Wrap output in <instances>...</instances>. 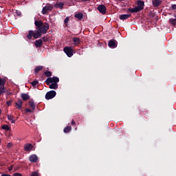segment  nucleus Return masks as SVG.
<instances>
[{
  "label": "nucleus",
  "instance_id": "nucleus-40",
  "mask_svg": "<svg viewBox=\"0 0 176 176\" xmlns=\"http://www.w3.org/2000/svg\"><path fill=\"white\" fill-rule=\"evenodd\" d=\"M1 176H12V175H8V174H2Z\"/></svg>",
  "mask_w": 176,
  "mask_h": 176
},
{
  "label": "nucleus",
  "instance_id": "nucleus-7",
  "mask_svg": "<svg viewBox=\"0 0 176 176\" xmlns=\"http://www.w3.org/2000/svg\"><path fill=\"white\" fill-rule=\"evenodd\" d=\"M33 148H34V146H32V144H30V143L25 144L23 146L24 151L25 152H31Z\"/></svg>",
  "mask_w": 176,
  "mask_h": 176
},
{
  "label": "nucleus",
  "instance_id": "nucleus-39",
  "mask_svg": "<svg viewBox=\"0 0 176 176\" xmlns=\"http://www.w3.org/2000/svg\"><path fill=\"white\" fill-rule=\"evenodd\" d=\"M12 170H13V166H11L8 168L9 171H12Z\"/></svg>",
  "mask_w": 176,
  "mask_h": 176
},
{
  "label": "nucleus",
  "instance_id": "nucleus-43",
  "mask_svg": "<svg viewBox=\"0 0 176 176\" xmlns=\"http://www.w3.org/2000/svg\"><path fill=\"white\" fill-rule=\"evenodd\" d=\"M1 113H2V110L0 109V115H1Z\"/></svg>",
  "mask_w": 176,
  "mask_h": 176
},
{
  "label": "nucleus",
  "instance_id": "nucleus-25",
  "mask_svg": "<svg viewBox=\"0 0 176 176\" xmlns=\"http://www.w3.org/2000/svg\"><path fill=\"white\" fill-rule=\"evenodd\" d=\"M29 105L30 108H32V111L35 110V103L34 102H29Z\"/></svg>",
  "mask_w": 176,
  "mask_h": 176
},
{
  "label": "nucleus",
  "instance_id": "nucleus-6",
  "mask_svg": "<svg viewBox=\"0 0 176 176\" xmlns=\"http://www.w3.org/2000/svg\"><path fill=\"white\" fill-rule=\"evenodd\" d=\"M56 94V91H50L45 94V99L52 100V98H54Z\"/></svg>",
  "mask_w": 176,
  "mask_h": 176
},
{
  "label": "nucleus",
  "instance_id": "nucleus-17",
  "mask_svg": "<svg viewBox=\"0 0 176 176\" xmlns=\"http://www.w3.org/2000/svg\"><path fill=\"white\" fill-rule=\"evenodd\" d=\"M21 97L23 100V101H27V100H30V96L27 94H21Z\"/></svg>",
  "mask_w": 176,
  "mask_h": 176
},
{
  "label": "nucleus",
  "instance_id": "nucleus-21",
  "mask_svg": "<svg viewBox=\"0 0 176 176\" xmlns=\"http://www.w3.org/2000/svg\"><path fill=\"white\" fill-rule=\"evenodd\" d=\"M54 6L56 8H58L59 9H63V8H64V3L63 2H59V3H56Z\"/></svg>",
  "mask_w": 176,
  "mask_h": 176
},
{
  "label": "nucleus",
  "instance_id": "nucleus-1",
  "mask_svg": "<svg viewBox=\"0 0 176 176\" xmlns=\"http://www.w3.org/2000/svg\"><path fill=\"white\" fill-rule=\"evenodd\" d=\"M34 24L36 27V32H39V36H42V34H46L50 28V25L47 23H42V21H35Z\"/></svg>",
  "mask_w": 176,
  "mask_h": 176
},
{
  "label": "nucleus",
  "instance_id": "nucleus-4",
  "mask_svg": "<svg viewBox=\"0 0 176 176\" xmlns=\"http://www.w3.org/2000/svg\"><path fill=\"white\" fill-rule=\"evenodd\" d=\"M63 52L67 54V57H72L74 56V50L71 47H65Z\"/></svg>",
  "mask_w": 176,
  "mask_h": 176
},
{
  "label": "nucleus",
  "instance_id": "nucleus-32",
  "mask_svg": "<svg viewBox=\"0 0 176 176\" xmlns=\"http://www.w3.org/2000/svg\"><path fill=\"white\" fill-rule=\"evenodd\" d=\"M31 176H39V173H38V172H32L31 174Z\"/></svg>",
  "mask_w": 176,
  "mask_h": 176
},
{
  "label": "nucleus",
  "instance_id": "nucleus-29",
  "mask_svg": "<svg viewBox=\"0 0 176 176\" xmlns=\"http://www.w3.org/2000/svg\"><path fill=\"white\" fill-rule=\"evenodd\" d=\"M38 83H39V82H38V80H34L31 82V85H32V86H33V87H35V86H36V85H38Z\"/></svg>",
  "mask_w": 176,
  "mask_h": 176
},
{
  "label": "nucleus",
  "instance_id": "nucleus-37",
  "mask_svg": "<svg viewBox=\"0 0 176 176\" xmlns=\"http://www.w3.org/2000/svg\"><path fill=\"white\" fill-rule=\"evenodd\" d=\"M72 126H75V124H76V123L75 122V120H72Z\"/></svg>",
  "mask_w": 176,
  "mask_h": 176
},
{
  "label": "nucleus",
  "instance_id": "nucleus-8",
  "mask_svg": "<svg viewBox=\"0 0 176 176\" xmlns=\"http://www.w3.org/2000/svg\"><path fill=\"white\" fill-rule=\"evenodd\" d=\"M97 9L102 14H105V13H107V8L104 5L98 6Z\"/></svg>",
  "mask_w": 176,
  "mask_h": 176
},
{
  "label": "nucleus",
  "instance_id": "nucleus-19",
  "mask_svg": "<svg viewBox=\"0 0 176 176\" xmlns=\"http://www.w3.org/2000/svg\"><path fill=\"white\" fill-rule=\"evenodd\" d=\"M76 19H78V20H82L83 19V13L79 12L74 15Z\"/></svg>",
  "mask_w": 176,
  "mask_h": 176
},
{
  "label": "nucleus",
  "instance_id": "nucleus-16",
  "mask_svg": "<svg viewBox=\"0 0 176 176\" xmlns=\"http://www.w3.org/2000/svg\"><path fill=\"white\" fill-rule=\"evenodd\" d=\"M42 69H43V66H37L34 69L35 75L39 74V72L42 71Z\"/></svg>",
  "mask_w": 176,
  "mask_h": 176
},
{
  "label": "nucleus",
  "instance_id": "nucleus-30",
  "mask_svg": "<svg viewBox=\"0 0 176 176\" xmlns=\"http://www.w3.org/2000/svg\"><path fill=\"white\" fill-rule=\"evenodd\" d=\"M44 74L45 75V76H47V77L49 78L50 76H52V72L47 71V72H45L44 73Z\"/></svg>",
  "mask_w": 176,
  "mask_h": 176
},
{
  "label": "nucleus",
  "instance_id": "nucleus-38",
  "mask_svg": "<svg viewBox=\"0 0 176 176\" xmlns=\"http://www.w3.org/2000/svg\"><path fill=\"white\" fill-rule=\"evenodd\" d=\"M12 143H8V144H7V146H8V148H12Z\"/></svg>",
  "mask_w": 176,
  "mask_h": 176
},
{
  "label": "nucleus",
  "instance_id": "nucleus-36",
  "mask_svg": "<svg viewBox=\"0 0 176 176\" xmlns=\"http://www.w3.org/2000/svg\"><path fill=\"white\" fill-rule=\"evenodd\" d=\"M33 111H34V110H31V109H26V112H30V113H32V112H33Z\"/></svg>",
  "mask_w": 176,
  "mask_h": 176
},
{
  "label": "nucleus",
  "instance_id": "nucleus-24",
  "mask_svg": "<svg viewBox=\"0 0 176 176\" xmlns=\"http://www.w3.org/2000/svg\"><path fill=\"white\" fill-rule=\"evenodd\" d=\"M169 23H170V24H172V25L175 26L176 25V19L170 18L169 19Z\"/></svg>",
  "mask_w": 176,
  "mask_h": 176
},
{
  "label": "nucleus",
  "instance_id": "nucleus-35",
  "mask_svg": "<svg viewBox=\"0 0 176 176\" xmlns=\"http://www.w3.org/2000/svg\"><path fill=\"white\" fill-rule=\"evenodd\" d=\"M16 16H21V12H20V11H16Z\"/></svg>",
  "mask_w": 176,
  "mask_h": 176
},
{
  "label": "nucleus",
  "instance_id": "nucleus-9",
  "mask_svg": "<svg viewBox=\"0 0 176 176\" xmlns=\"http://www.w3.org/2000/svg\"><path fill=\"white\" fill-rule=\"evenodd\" d=\"M109 47H111V49H115V47H118V41L116 40H110L109 41Z\"/></svg>",
  "mask_w": 176,
  "mask_h": 176
},
{
  "label": "nucleus",
  "instance_id": "nucleus-33",
  "mask_svg": "<svg viewBox=\"0 0 176 176\" xmlns=\"http://www.w3.org/2000/svg\"><path fill=\"white\" fill-rule=\"evenodd\" d=\"M170 8L172 10H176V4H173Z\"/></svg>",
  "mask_w": 176,
  "mask_h": 176
},
{
  "label": "nucleus",
  "instance_id": "nucleus-5",
  "mask_svg": "<svg viewBox=\"0 0 176 176\" xmlns=\"http://www.w3.org/2000/svg\"><path fill=\"white\" fill-rule=\"evenodd\" d=\"M52 10H53V6L47 3V4H46V6L45 7L43 8L42 13H43V14H46V13H47V12H50Z\"/></svg>",
  "mask_w": 176,
  "mask_h": 176
},
{
  "label": "nucleus",
  "instance_id": "nucleus-15",
  "mask_svg": "<svg viewBox=\"0 0 176 176\" xmlns=\"http://www.w3.org/2000/svg\"><path fill=\"white\" fill-rule=\"evenodd\" d=\"M128 10L131 13H137L138 12H141L140 9L137 7H135L133 8H129Z\"/></svg>",
  "mask_w": 176,
  "mask_h": 176
},
{
  "label": "nucleus",
  "instance_id": "nucleus-22",
  "mask_svg": "<svg viewBox=\"0 0 176 176\" xmlns=\"http://www.w3.org/2000/svg\"><path fill=\"white\" fill-rule=\"evenodd\" d=\"M16 105L18 108V109H21V107L23 105V101H21V100H19L16 102Z\"/></svg>",
  "mask_w": 176,
  "mask_h": 176
},
{
  "label": "nucleus",
  "instance_id": "nucleus-20",
  "mask_svg": "<svg viewBox=\"0 0 176 176\" xmlns=\"http://www.w3.org/2000/svg\"><path fill=\"white\" fill-rule=\"evenodd\" d=\"M162 3V1L160 0H153V6L154 7H157Z\"/></svg>",
  "mask_w": 176,
  "mask_h": 176
},
{
  "label": "nucleus",
  "instance_id": "nucleus-28",
  "mask_svg": "<svg viewBox=\"0 0 176 176\" xmlns=\"http://www.w3.org/2000/svg\"><path fill=\"white\" fill-rule=\"evenodd\" d=\"M5 93V85L0 87V95Z\"/></svg>",
  "mask_w": 176,
  "mask_h": 176
},
{
  "label": "nucleus",
  "instance_id": "nucleus-14",
  "mask_svg": "<svg viewBox=\"0 0 176 176\" xmlns=\"http://www.w3.org/2000/svg\"><path fill=\"white\" fill-rule=\"evenodd\" d=\"M131 16V14H121L120 16V20H127V19H129V17Z\"/></svg>",
  "mask_w": 176,
  "mask_h": 176
},
{
  "label": "nucleus",
  "instance_id": "nucleus-42",
  "mask_svg": "<svg viewBox=\"0 0 176 176\" xmlns=\"http://www.w3.org/2000/svg\"><path fill=\"white\" fill-rule=\"evenodd\" d=\"M42 40H43V41H45V37H43V38H42Z\"/></svg>",
  "mask_w": 176,
  "mask_h": 176
},
{
  "label": "nucleus",
  "instance_id": "nucleus-31",
  "mask_svg": "<svg viewBox=\"0 0 176 176\" xmlns=\"http://www.w3.org/2000/svg\"><path fill=\"white\" fill-rule=\"evenodd\" d=\"M69 21V17H66L64 20V23L65 24V25H67L68 24V22Z\"/></svg>",
  "mask_w": 176,
  "mask_h": 176
},
{
  "label": "nucleus",
  "instance_id": "nucleus-2",
  "mask_svg": "<svg viewBox=\"0 0 176 176\" xmlns=\"http://www.w3.org/2000/svg\"><path fill=\"white\" fill-rule=\"evenodd\" d=\"M45 82L47 85L50 86V89H52L54 90L58 89V85L57 83L60 82V79L58 77L48 78Z\"/></svg>",
  "mask_w": 176,
  "mask_h": 176
},
{
  "label": "nucleus",
  "instance_id": "nucleus-11",
  "mask_svg": "<svg viewBox=\"0 0 176 176\" xmlns=\"http://www.w3.org/2000/svg\"><path fill=\"white\" fill-rule=\"evenodd\" d=\"M29 160L31 163H36V162H38V156H36V155H30Z\"/></svg>",
  "mask_w": 176,
  "mask_h": 176
},
{
  "label": "nucleus",
  "instance_id": "nucleus-44",
  "mask_svg": "<svg viewBox=\"0 0 176 176\" xmlns=\"http://www.w3.org/2000/svg\"><path fill=\"white\" fill-rule=\"evenodd\" d=\"M118 1H120L122 2V1H124V0H118Z\"/></svg>",
  "mask_w": 176,
  "mask_h": 176
},
{
  "label": "nucleus",
  "instance_id": "nucleus-26",
  "mask_svg": "<svg viewBox=\"0 0 176 176\" xmlns=\"http://www.w3.org/2000/svg\"><path fill=\"white\" fill-rule=\"evenodd\" d=\"M1 129H3V130H6L7 131H9L10 130V128L9 127L8 125L4 124L1 126Z\"/></svg>",
  "mask_w": 176,
  "mask_h": 176
},
{
  "label": "nucleus",
  "instance_id": "nucleus-12",
  "mask_svg": "<svg viewBox=\"0 0 176 176\" xmlns=\"http://www.w3.org/2000/svg\"><path fill=\"white\" fill-rule=\"evenodd\" d=\"M8 120L10 121V123L14 124L16 123V120L14 119V116L7 115Z\"/></svg>",
  "mask_w": 176,
  "mask_h": 176
},
{
  "label": "nucleus",
  "instance_id": "nucleus-27",
  "mask_svg": "<svg viewBox=\"0 0 176 176\" xmlns=\"http://www.w3.org/2000/svg\"><path fill=\"white\" fill-rule=\"evenodd\" d=\"M6 82V80L3 78H1L0 77V86H5Z\"/></svg>",
  "mask_w": 176,
  "mask_h": 176
},
{
  "label": "nucleus",
  "instance_id": "nucleus-46",
  "mask_svg": "<svg viewBox=\"0 0 176 176\" xmlns=\"http://www.w3.org/2000/svg\"><path fill=\"white\" fill-rule=\"evenodd\" d=\"M175 19H176V14L175 15Z\"/></svg>",
  "mask_w": 176,
  "mask_h": 176
},
{
  "label": "nucleus",
  "instance_id": "nucleus-3",
  "mask_svg": "<svg viewBox=\"0 0 176 176\" xmlns=\"http://www.w3.org/2000/svg\"><path fill=\"white\" fill-rule=\"evenodd\" d=\"M39 35V32H36V30L34 32V30H30L27 34V39L28 41H31L32 39V36L34 39H38V38H40Z\"/></svg>",
  "mask_w": 176,
  "mask_h": 176
},
{
  "label": "nucleus",
  "instance_id": "nucleus-34",
  "mask_svg": "<svg viewBox=\"0 0 176 176\" xmlns=\"http://www.w3.org/2000/svg\"><path fill=\"white\" fill-rule=\"evenodd\" d=\"M13 176H23L21 173H16L13 174Z\"/></svg>",
  "mask_w": 176,
  "mask_h": 176
},
{
  "label": "nucleus",
  "instance_id": "nucleus-13",
  "mask_svg": "<svg viewBox=\"0 0 176 176\" xmlns=\"http://www.w3.org/2000/svg\"><path fill=\"white\" fill-rule=\"evenodd\" d=\"M34 45L36 47H41V46L43 45V42L42 41V39H38L35 41Z\"/></svg>",
  "mask_w": 176,
  "mask_h": 176
},
{
  "label": "nucleus",
  "instance_id": "nucleus-41",
  "mask_svg": "<svg viewBox=\"0 0 176 176\" xmlns=\"http://www.w3.org/2000/svg\"><path fill=\"white\" fill-rule=\"evenodd\" d=\"M82 2H87L89 1H91V0H81Z\"/></svg>",
  "mask_w": 176,
  "mask_h": 176
},
{
  "label": "nucleus",
  "instance_id": "nucleus-45",
  "mask_svg": "<svg viewBox=\"0 0 176 176\" xmlns=\"http://www.w3.org/2000/svg\"><path fill=\"white\" fill-rule=\"evenodd\" d=\"M8 104H10V102H7Z\"/></svg>",
  "mask_w": 176,
  "mask_h": 176
},
{
  "label": "nucleus",
  "instance_id": "nucleus-23",
  "mask_svg": "<svg viewBox=\"0 0 176 176\" xmlns=\"http://www.w3.org/2000/svg\"><path fill=\"white\" fill-rule=\"evenodd\" d=\"M71 130H72V127H71V126H67L64 129L63 131L65 133H68Z\"/></svg>",
  "mask_w": 176,
  "mask_h": 176
},
{
  "label": "nucleus",
  "instance_id": "nucleus-10",
  "mask_svg": "<svg viewBox=\"0 0 176 176\" xmlns=\"http://www.w3.org/2000/svg\"><path fill=\"white\" fill-rule=\"evenodd\" d=\"M137 3L138 6L136 8H138L140 11L142 10V9H144V6H145V3L141 0H138Z\"/></svg>",
  "mask_w": 176,
  "mask_h": 176
},
{
  "label": "nucleus",
  "instance_id": "nucleus-47",
  "mask_svg": "<svg viewBox=\"0 0 176 176\" xmlns=\"http://www.w3.org/2000/svg\"><path fill=\"white\" fill-rule=\"evenodd\" d=\"M76 129H77V128L75 129V130H76Z\"/></svg>",
  "mask_w": 176,
  "mask_h": 176
},
{
  "label": "nucleus",
  "instance_id": "nucleus-18",
  "mask_svg": "<svg viewBox=\"0 0 176 176\" xmlns=\"http://www.w3.org/2000/svg\"><path fill=\"white\" fill-rule=\"evenodd\" d=\"M73 42L74 43V45H75V46H78V45L80 43V38L74 37L73 38Z\"/></svg>",
  "mask_w": 176,
  "mask_h": 176
}]
</instances>
